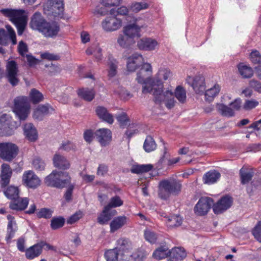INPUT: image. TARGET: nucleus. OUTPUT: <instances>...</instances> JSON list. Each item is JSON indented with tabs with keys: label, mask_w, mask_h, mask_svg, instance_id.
I'll use <instances>...</instances> for the list:
<instances>
[{
	"label": "nucleus",
	"mask_w": 261,
	"mask_h": 261,
	"mask_svg": "<svg viewBox=\"0 0 261 261\" xmlns=\"http://www.w3.org/2000/svg\"><path fill=\"white\" fill-rule=\"evenodd\" d=\"M30 25L32 29L38 31L47 38L56 36L60 31L59 25L57 22H47L39 12H36L33 15Z\"/></svg>",
	"instance_id": "1"
},
{
	"label": "nucleus",
	"mask_w": 261,
	"mask_h": 261,
	"mask_svg": "<svg viewBox=\"0 0 261 261\" xmlns=\"http://www.w3.org/2000/svg\"><path fill=\"white\" fill-rule=\"evenodd\" d=\"M152 72L151 64L145 63L142 65V67L137 72L136 80L138 83L144 85L142 88V92L144 94L152 93L155 89H156L153 86V78L149 77Z\"/></svg>",
	"instance_id": "2"
},
{
	"label": "nucleus",
	"mask_w": 261,
	"mask_h": 261,
	"mask_svg": "<svg viewBox=\"0 0 261 261\" xmlns=\"http://www.w3.org/2000/svg\"><path fill=\"white\" fill-rule=\"evenodd\" d=\"M181 184L175 179L161 180L159 185V196L164 200L168 199L171 195H177L181 191Z\"/></svg>",
	"instance_id": "3"
},
{
	"label": "nucleus",
	"mask_w": 261,
	"mask_h": 261,
	"mask_svg": "<svg viewBox=\"0 0 261 261\" xmlns=\"http://www.w3.org/2000/svg\"><path fill=\"white\" fill-rule=\"evenodd\" d=\"M1 12L5 16L10 18L11 21L15 24L18 35H21L27 24V16L23 10L4 9Z\"/></svg>",
	"instance_id": "4"
},
{
	"label": "nucleus",
	"mask_w": 261,
	"mask_h": 261,
	"mask_svg": "<svg viewBox=\"0 0 261 261\" xmlns=\"http://www.w3.org/2000/svg\"><path fill=\"white\" fill-rule=\"evenodd\" d=\"M44 181L48 186L63 188L70 184L71 178L67 172L54 170L46 177Z\"/></svg>",
	"instance_id": "5"
},
{
	"label": "nucleus",
	"mask_w": 261,
	"mask_h": 261,
	"mask_svg": "<svg viewBox=\"0 0 261 261\" xmlns=\"http://www.w3.org/2000/svg\"><path fill=\"white\" fill-rule=\"evenodd\" d=\"M30 105L26 96H18L14 100L13 111L20 120H25L28 116Z\"/></svg>",
	"instance_id": "6"
},
{
	"label": "nucleus",
	"mask_w": 261,
	"mask_h": 261,
	"mask_svg": "<svg viewBox=\"0 0 261 261\" xmlns=\"http://www.w3.org/2000/svg\"><path fill=\"white\" fill-rule=\"evenodd\" d=\"M154 96L155 102H164L168 109H171L174 107L176 103L173 97V92L171 90L167 89L164 91L163 89H155L152 93Z\"/></svg>",
	"instance_id": "7"
},
{
	"label": "nucleus",
	"mask_w": 261,
	"mask_h": 261,
	"mask_svg": "<svg viewBox=\"0 0 261 261\" xmlns=\"http://www.w3.org/2000/svg\"><path fill=\"white\" fill-rule=\"evenodd\" d=\"M20 123L12 120L11 117L6 114H0V130L5 136H11Z\"/></svg>",
	"instance_id": "8"
},
{
	"label": "nucleus",
	"mask_w": 261,
	"mask_h": 261,
	"mask_svg": "<svg viewBox=\"0 0 261 261\" xmlns=\"http://www.w3.org/2000/svg\"><path fill=\"white\" fill-rule=\"evenodd\" d=\"M18 151L17 146L13 143H0V158L4 161H12L17 155Z\"/></svg>",
	"instance_id": "9"
},
{
	"label": "nucleus",
	"mask_w": 261,
	"mask_h": 261,
	"mask_svg": "<svg viewBox=\"0 0 261 261\" xmlns=\"http://www.w3.org/2000/svg\"><path fill=\"white\" fill-rule=\"evenodd\" d=\"M119 252L120 261H128L131 257L132 245L131 242L124 238L119 239L117 241V247Z\"/></svg>",
	"instance_id": "10"
},
{
	"label": "nucleus",
	"mask_w": 261,
	"mask_h": 261,
	"mask_svg": "<svg viewBox=\"0 0 261 261\" xmlns=\"http://www.w3.org/2000/svg\"><path fill=\"white\" fill-rule=\"evenodd\" d=\"M121 19L116 16H108L101 23L102 29L107 32H112L118 30L122 27Z\"/></svg>",
	"instance_id": "11"
},
{
	"label": "nucleus",
	"mask_w": 261,
	"mask_h": 261,
	"mask_svg": "<svg viewBox=\"0 0 261 261\" xmlns=\"http://www.w3.org/2000/svg\"><path fill=\"white\" fill-rule=\"evenodd\" d=\"M22 182L25 187L34 189L40 186L41 181L34 172L28 170L24 171L22 175Z\"/></svg>",
	"instance_id": "12"
},
{
	"label": "nucleus",
	"mask_w": 261,
	"mask_h": 261,
	"mask_svg": "<svg viewBox=\"0 0 261 261\" xmlns=\"http://www.w3.org/2000/svg\"><path fill=\"white\" fill-rule=\"evenodd\" d=\"M213 204L212 198L207 197H201L194 207L195 214L199 216L206 215Z\"/></svg>",
	"instance_id": "13"
},
{
	"label": "nucleus",
	"mask_w": 261,
	"mask_h": 261,
	"mask_svg": "<svg viewBox=\"0 0 261 261\" xmlns=\"http://www.w3.org/2000/svg\"><path fill=\"white\" fill-rule=\"evenodd\" d=\"M6 28V30L0 29V44L6 45L9 41H11L13 45L16 44L17 41L14 30L9 25H7Z\"/></svg>",
	"instance_id": "14"
},
{
	"label": "nucleus",
	"mask_w": 261,
	"mask_h": 261,
	"mask_svg": "<svg viewBox=\"0 0 261 261\" xmlns=\"http://www.w3.org/2000/svg\"><path fill=\"white\" fill-rule=\"evenodd\" d=\"M172 73L165 67H161L153 78V86L157 89H163V80L166 81L171 77Z\"/></svg>",
	"instance_id": "15"
},
{
	"label": "nucleus",
	"mask_w": 261,
	"mask_h": 261,
	"mask_svg": "<svg viewBox=\"0 0 261 261\" xmlns=\"http://www.w3.org/2000/svg\"><path fill=\"white\" fill-rule=\"evenodd\" d=\"M186 81L196 93L202 94L205 91V80L203 76H197L194 77L188 76Z\"/></svg>",
	"instance_id": "16"
},
{
	"label": "nucleus",
	"mask_w": 261,
	"mask_h": 261,
	"mask_svg": "<svg viewBox=\"0 0 261 261\" xmlns=\"http://www.w3.org/2000/svg\"><path fill=\"white\" fill-rule=\"evenodd\" d=\"M232 202L233 200L230 196L226 195L222 197L216 203L213 204V209L214 213H222L231 206Z\"/></svg>",
	"instance_id": "17"
},
{
	"label": "nucleus",
	"mask_w": 261,
	"mask_h": 261,
	"mask_svg": "<svg viewBox=\"0 0 261 261\" xmlns=\"http://www.w3.org/2000/svg\"><path fill=\"white\" fill-rule=\"evenodd\" d=\"M7 76L10 83L15 86L18 84V80L16 76L18 72L17 63L14 61H8L7 64Z\"/></svg>",
	"instance_id": "18"
},
{
	"label": "nucleus",
	"mask_w": 261,
	"mask_h": 261,
	"mask_svg": "<svg viewBox=\"0 0 261 261\" xmlns=\"http://www.w3.org/2000/svg\"><path fill=\"white\" fill-rule=\"evenodd\" d=\"M95 135L101 146L108 145L112 140V133L108 128H100L95 132Z\"/></svg>",
	"instance_id": "19"
},
{
	"label": "nucleus",
	"mask_w": 261,
	"mask_h": 261,
	"mask_svg": "<svg viewBox=\"0 0 261 261\" xmlns=\"http://www.w3.org/2000/svg\"><path fill=\"white\" fill-rule=\"evenodd\" d=\"M159 45L158 41L152 38H143L137 42V46L141 50L151 51Z\"/></svg>",
	"instance_id": "20"
},
{
	"label": "nucleus",
	"mask_w": 261,
	"mask_h": 261,
	"mask_svg": "<svg viewBox=\"0 0 261 261\" xmlns=\"http://www.w3.org/2000/svg\"><path fill=\"white\" fill-rule=\"evenodd\" d=\"M54 109L48 103L40 105L34 110L33 117L38 120H41L43 117L51 113Z\"/></svg>",
	"instance_id": "21"
},
{
	"label": "nucleus",
	"mask_w": 261,
	"mask_h": 261,
	"mask_svg": "<svg viewBox=\"0 0 261 261\" xmlns=\"http://www.w3.org/2000/svg\"><path fill=\"white\" fill-rule=\"evenodd\" d=\"M143 57L141 55L135 53L127 58V69L130 72H134L142 63Z\"/></svg>",
	"instance_id": "22"
},
{
	"label": "nucleus",
	"mask_w": 261,
	"mask_h": 261,
	"mask_svg": "<svg viewBox=\"0 0 261 261\" xmlns=\"http://www.w3.org/2000/svg\"><path fill=\"white\" fill-rule=\"evenodd\" d=\"M8 220L7 225V235L6 240L7 243H10L11 239L14 238L16 232L17 230V226L14 217L8 215L7 217Z\"/></svg>",
	"instance_id": "23"
},
{
	"label": "nucleus",
	"mask_w": 261,
	"mask_h": 261,
	"mask_svg": "<svg viewBox=\"0 0 261 261\" xmlns=\"http://www.w3.org/2000/svg\"><path fill=\"white\" fill-rule=\"evenodd\" d=\"M12 175V170L10 166L7 164H3L1 166V184L2 187H5L9 184Z\"/></svg>",
	"instance_id": "24"
},
{
	"label": "nucleus",
	"mask_w": 261,
	"mask_h": 261,
	"mask_svg": "<svg viewBox=\"0 0 261 261\" xmlns=\"http://www.w3.org/2000/svg\"><path fill=\"white\" fill-rule=\"evenodd\" d=\"M95 112L99 118L103 121L110 124L114 122V119L113 115L110 113L106 108L98 106L96 108Z\"/></svg>",
	"instance_id": "25"
},
{
	"label": "nucleus",
	"mask_w": 261,
	"mask_h": 261,
	"mask_svg": "<svg viewBox=\"0 0 261 261\" xmlns=\"http://www.w3.org/2000/svg\"><path fill=\"white\" fill-rule=\"evenodd\" d=\"M128 218L125 216H119L114 218L110 224V232L114 233L126 224Z\"/></svg>",
	"instance_id": "26"
},
{
	"label": "nucleus",
	"mask_w": 261,
	"mask_h": 261,
	"mask_svg": "<svg viewBox=\"0 0 261 261\" xmlns=\"http://www.w3.org/2000/svg\"><path fill=\"white\" fill-rule=\"evenodd\" d=\"M140 27L134 23L124 27L123 29V33L129 39H133L140 36Z\"/></svg>",
	"instance_id": "27"
},
{
	"label": "nucleus",
	"mask_w": 261,
	"mask_h": 261,
	"mask_svg": "<svg viewBox=\"0 0 261 261\" xmlns=\"http://www.w3.org/2000/svg\"><path fill=\"white\" fill-rule=\"evenodd\" d=\"M53 160L54 166L57 168L67 170L70 168V164L69 161L63 155L56 153L54 155Z\"/></svg>",
	"instance_id": "28"
},
{
	"label": "nucleus",
	"mask_w": 261,
	"mask_h": 261,
	"mask_svg": "<svg viewBox=\"0 0 261 261\" xmlns=\"http://www.w3.org/2000/svg\"><path fill=\"white\" fill-rule=\"evenodd\" d=\"M51 11L55 17L62 15L64 9L63 0H50Z\"/></svg>",
	"instance_id": "29"
},
{
	"label": "nucleus",
	"mask_w": 261,
	"mask_h": 261,
	"mask_svg": "<svg viewBox=\"0 0 261 261\" xmlns=\"http://www.w3.org/2000/svg\"><path fill=\"white\" fill-rule=\"evenodd\" d=\"M116 213L115 210L111 211L106 206H105L103 211L97 218V222L100 224L107 223Z\"/></svg>",
	"instance_id": "30"
},
{
	"label": "nucleus",
	"mask_w": 261,
	"mask_h": 261,
	"mask_svg": "<svg viewBox=\"0 0 261 261\" xmlns=\"http://www.w3.org/2000/svg\"><path fill=\"white\" fill-rule=\"evenodd\" d=\"M220 173L216 170H211L203 176V180L204 184L211 185L217 182L220 177Z\"/></svg>",
	"instance_id": "31"
},
{
	"label": "nucleus",
	"mask_w": 261,
	"mask_h": 261,
	"mask_svg": "<svg viewBox=\"0 0 261 261\" xmlns=\"http://www.w3.org/2000/svg\"><path fill=\"white\" fill-rule=\"evenodd\" d=\"M221 87L219 85L215 84L212 87L205 91V99L206 101L212 102L214 98L219 93Z\"/></svg>",
	"instance_id": "32"
},
{
	"label": "nucleus",
	"mask_w": 261,
	"mask_h": 261,
	"mask_svg": "<svg viewBox=\"0 0 261 261\" xmlns=\"http://www.w3.org/2000/svg\"><path fill=\"white\" fill-rule=\"evenodd\" d=\"M24 135L26 137L31 141H34L37 138L36 129L32 124H25L23 127Z\"/></svg>",
	"instance_id": "33"
},
{
	"label": "nucleus",
	"mask_w": 261,
	"mask_h": 261,
	"mask_svg": "<svg viewBox=\"0 0 261 261\" xmlns=\"http://www.w3.org/2000/svg\"><path fill=\"white\" fill-rule=\"evenodd\" d=\"M149 4L146 2H133L129 6V11L134 13H138L141 11L147 9Z\"/></svg>",
	"instance_id": "34"
},
{
	"label": "nucleus",
	"mask_w": 261,
	"mask_h": 261,
	"mask_svg": "<svg viewBox=\"0 0 261 261\" xmlns=\"http://www.w3.org/2000/svg\"><path fill=\"white\" fill-rule=\"evenodd\" d=\"M29 200L28 198H17L14 199L13 203L11 204V208L13 210H23L25 209L29 204Z\"/></svg>",
	"instance_id": "35"
},
{
	"label": "nucleus",
	"mask_w": 261,
	"mask_h": 261,
	"mask_svg": "<svg viewBox=\"0 0 261 261\" xmlns=\"http://www.w3.org/2000/svg\"><path fill=\"white\" fill-rule=\"evenodd\" d=\"M170 255V251L166 246L157 248L153 253V256L157 259H162Z\"/></svg>",
	"instance_id": "36"
},
{
	"label": "nucleus",
	"mask_w": 261,
	"mask_h": 261,
	"mask_svg": "<svg viewBox=\"0 0 261 261\" xmlns=\"http://www.w3.org/2000/svg\"><path fill=\"white\" fill-rule=\"evenodd\" d=\"M77 94L79 97L85 100L90 101L94 98L95 92L93 89L82 88L77 91Z\"/></svg>",
	"instance_id": "37"
},
{
	"label": "nucleus",
	"mask_w": 261,
	"mask_h": 261,
	"mask_svg": "<svg viewBox=\"0 0 261 261\" xmlns=\"http://www.w3.org/2000/svg\"><path fill=\"white\" fill-rule=\"evenodd\" d=\"M152 168L153 165L151 164H137L133 165L130 171L133 173L140 174L148 172Z\"/></svg>",
	"instance_id": "38"
},
{
	"label": "nucleus",
	"mask_w": 261,
	"mask_h": 261,
	"mask_svg": "<svg viewBox=\"0 0 261 261\" xmlns=\"http://www.w3.org/2000/svg\"><path fill=\"white\" fill-rule=\"evenodd\" d=\"M42 247L38 244L35 245L26 250L25 255L28 259H32L40 255Z\"/></svg>",
	"instance_id": "39"
},
{
	"label": "nucleus",
	"mask_w": 261,
	"mask_h": 261,
	"mask_svg": "<svg viewBox=\"0 0 261 261\" xmlns=\"http://www.w3.org/2000/svg\"><path fill=\"white\" fill-rule=\"evenodd\" d=\"M240 174L241 182L243 184H246L248 183L251 180L253 175V172L251 169L242 168L240 170Z\"/></svg>",
	"instance_id": "40"
},
{
	"label": "nucleus",
	"mask_w": 261,
	"mask_h": 261,
	"mask_svg": "<svg viewBox=\"0 0 261 261\" xmlns=\"http://www.w3.org/2000/svg\"><path fill=\"white\" fill-rule=\"evenodd\" d=\"M118 62L113 59L110 58L108 63V76L109 79H111L116 76L117 73Z\"/></svg>",
	"instance_id": "41"
},
{
	"label": "nucleus",
	"mask_w": 261,
	"mask_h": 261,
	"mask_svg": "<svg viewBox=\"0 0 261 261\" xmlns=\"http://www.w3.org/2000/svg\"><path fill=\"white\" fill-rule=\"evenodd\" d=\"M174 96L178 101L181 103L186 101L187 95L186 90L181 86H178L175 89Z\"/></svg>",
	"instance_id": "42"
},
{
	"label": "nucleus",
	"mask_w": 261,
	"mask_h": 261,
	"mask_svg": "<svg viewBox=\"0 0 261 261\" xmlns=\"http://www.w3.org/2000/svg\"><path fill=\"white\" fill-rule=\"evenodd\" d=\"M182 219L178 215H172L168 218L166 224L168 227L173 228L178 227L182 224Z\"/></svg>",
	"instance_id": "43"
},
{
	"label": "nucleus",
	"mask_w": 261,
	"mask_h": 261,
	"mask_svg": "<svg viewBox=\"0 0 261 261\" xmlns=\"http://www.w3.org/2000/svg\"><path fill=\"white\" fill-rule=\"evenodd\" d=\"M156 144L152 137L148 136L144 142L143 148L146 152H150L156 149Z\"/></svg>",
	"instance_id": "44"
},
{
	"label": "nucleus",
	"mask_w": 261,
	"mask_h": 261,
	"mask_svg": "<svg viewBox=\"0 0 261 261\" xmlns=\"http://www.w3.org/2000/svg\"><path fill=\"white\" fill-rule=\"evenodd\" d=\"M43 94L36 89H32L29 94V98L33 103H38L43 99Z\"/></svg>",
	"instance_id": "45"
},
{
	"label": "nucleus",
	"mask_w": 261,
	"mask_h": 261,
	"mask_svg": "<svg viewBox=\"0 0 261 261\" xmlns=\"http://www.w3.org/2000/svg\"><path fill=\"white\" fill-rule=\"evenodd\" d=\"M144 239L150 244L156 243L158 239V234L150 228H146L144 230Z\"/></svg>",
	"instance_id": "46"
},
{
	"label": "nucleus",
	"mask_w": 261,
	"mask_h": 261,
	"mask_svg": "<svg viewBox=\"0 0 261 261\" xmlns=\"http://www.w3.org/2000/svg\"><path fill=\"white\" fill-rule=\"evenodd\" d=\"M105 257L107 261H120L119 252L117 249H110L105 253Z\"/></svg>",
	"instance_id": "47"
},
{
	"label": "nucleus",
	"mask_w": 261,
	"mask_h": 261,
	"mask_svg": "<svg viewBox=\"0 0 261 261\" xmlns=\"http://www.w3.org/2000/svg\"><path fill=\"white\" fill-rule=\"evenodd\" d=\"M216 108L223 116L229 117L234 115L233 110L223 104L218 103Z\"/></svg>",
	"instance_id": "48"
},
{
	"label": "nucleus",
	"mask_w": 261,
	"mask_h": 261,
	"mask_svg": "<svg viewBox=\"0 0 261 261\" xmlns=\"http://www.w3.org/2000/svg\"><path fill=\"white\" fill-rule=\"evenodd\" d=\"M238 70L240 74L244 78L251 77L253 75L252 68L243 64H240L238 66Z\"/></svg>",
	"instance_id": "49"
},
{
	"label": "nucleus",
	"mask_w": 261,
	"mask_h": 261,
	"mask_svg": "<svg viewBox=\"0 0 261 261\" xmlns=\"http://www.w3.org/2000/svg\"><path fill=\"white\" fill-rule=\"evenodd\" d=\"M5 196L10 199H16L18 198L19 190L17 187L10 186L5 191Z\"/></svg>",
	"instance_id": "50"
},
{
	"label": "nucleus",
	"mask_w": 261,
	"mask_h": 261,
	"mask_svg": "<svg viewBox=\"0 0 261 261\" xmlns=\"http://www.w3.org/2000/svg\"><path fill=\"white\" fill-rule=\"evenodd\" d=\"M170 255L177 260H181L186 256V253L182 248L176 247L172 249L170 251Z\"/></svg>",
	"instance_id": "51"
},
{
	"label": "nucleus",
	"mask_w": 261,
	"mask_h": 261,
	"mask_svg": "<svg viewBox=\"0 0 261 261\" xmlns=\"http://www.w3.org/2000/svg\"><path fill=\"white\" fill-rule=\"evenodd\" d=\"M65 223V219L62 217H54L51 220L50 227L53 229L62 227Z\"/></svg>",
	"instance_id": "52"
},
{
	"label": "nucleus",
	"mask_w": 261,
	"mask_h": 261,
	"mask_svg": "<svg viewBox=\"0 0 261 261\" xmlns=\"http://www.w3.org/2000/svg\"><path fill=\"white\" fill-rule=\"evenodd\" d=\"M148 253L143 248H139L135 252L132 253L131 257L136 260H142L146 257Z\"/></svg>",
	"instance_id": "53"
},
{
	"label": "nucleus",
	"mask_w": 261,
	"mask_h": 261,
	"mask_svg": "<svg viewBox=\"0 0 261 261\" xmlns=\"http://www.w3.org/2000/svg\"><path fill=\"white\" fill-rule=\"evenodd\" d=\"M123 203V201L118 196L113 197L108 205L106 206L111 210L112 207H117L121 206Z\"/></svg>",
	"instance_id": "54"
},
{
	"label": "nucleus",
	"mask_w": 261,
	"mask_h": 261,
	"mask_svg": "<svg viewBox=\"0 0 261 261\" xmlns=\"http://www.w3.org/2000/svg\"><path fill=\"white\" fill-rule=\"evenodd\" d=\"M116 118L122 127H125L130 124V120L125 113L122 112L119 114Z\"/></svg>",
	"instance_id": "55"
},
{
	"label": "nucleus",
	"mask_w": 261,
	"mask_h": 261,
	"mask_svg": "<svg viewBox=\"0 0 261 261\" xmlns=\"http://www.w3.org/2000/svg\"><path fill=\"white\" fill-rule=\"evenodd\" d=\"M33 167L38 171L44 170L46 166V164L44 161L39 158H35L32 162Z\"/></svg>",
	"instance_id": "56"
},
{
	"label": "nucleus",
	"mask_w": 261,
	"mask_h": 261,
	"mask_svg": "<svg viewBox=\"0 0 261 261\" xmlns=\"http://www.w3.org/2000/svg\"><path fill=\"white\" fill-rule=\"evenodd\" d=\"M129 39L124 34H121L119 35L117 38V42L121 47L125 48L129 45Z\"/></svg>",
	"instance_id": "57"
},
{
	"label": "nucleus",
	"mask_w": 261,
	"mask_h": 261,
	"mask_svg": "<svg viewBox=\"0 0 261 261\" xmlns=\"http://www.w3.org/2000/svg\"><path fill=\"white\" fill-rule=\"evenodd\" d=\"M76 149L75 145L69 141H65L62 142L59 149L63 150L67 152L72 150H75Z\"/></svg>",
	"instance_id": "58"
},
{
	"label": "nucleus",
	"mask_w": 261,
	"mask_h": 261,
	"mask_svg": "<svg viewBox=\"0 0 261 261\" xmlns=\"http://www.w3.org/2000/svg\"><path fill=\"white\" fill-rule=\"evenodd\" d=\"M84 216L82 211H78L71 215L67 220V224H72L78 221Z\"/></svg>",
	"instance_id": "59"
},
{
	"label": "nucleus",
	"mask_w": 261,
	"mask_h": 261,
	"mask_svg": "<svg viewBox=\"0 0 261 261\" xmlns=\"http://www.w3.org/2000/svg\"><path fill=\"white\" fill-rule=\"evenodd\" d=\"M36 214L37 216L39 218H43L48 219L51 217L53 211L49 208H41Z\"/></svg>",
	"instance_id": "60"
},
{
	"label": "nucleus",
	"mask_w": 261,
	"mask_h": 261,
	"mask_svg": "<svg viewBox=\"0 0 261 261\" xmlns=\"http://www.w3.org/2000/svg\"><path fill=\"white\" fill-rule=\"evenodd\" d=\"M249 58L254 64L261 63V55L257 50H253L251 52Z\"/></svg>",
	"instance_id": "61"
},
{
	"label": "nucleus",
	"mask_w": 261,
	"mask_h": 261,
	"mask_svg": "<svg viewBox=\"0 0 261 261\" xmlns=\"http://www.w3.org/2000/svg\"><path fill=\"white\" fill-rule=\"evenodd\" d=\"M259 105L258 101L251 99L250 100H246L243 105V108L245 110H250L255 108Z\"/></svg>",
	"instance_id": "62"
},
{
	"label": "nucleus",
	"mask_w": 261,
	"mask_h": 261,
	"mask_svg": "<svg viewBox=\"0 0 261 261\" xmlns=\"http://www.w3.org/2000/svg\"><path fill=\"white\" fill-rule=\"evenodd\" d=\"M18 50L19 54L24 57L28 51V45L23 41H20L18 46Z\"/></svg>",
	"instance_id": "63"
},
{
	"label": "nucleus",
	"mask_w": 261,
	"mask_h": 261,
	"mask_svg": "<svg viewBox=\"0 0 261 261\" xmlns=\"http://www.w3.org/2000/svg\"><path fill=\"white\" fill-rule=\"evenodd\" d=\"M254 238L261 243V222H259L252 230Z\"/></svg>",
	"instance_id": "64"
}]
</instances>
